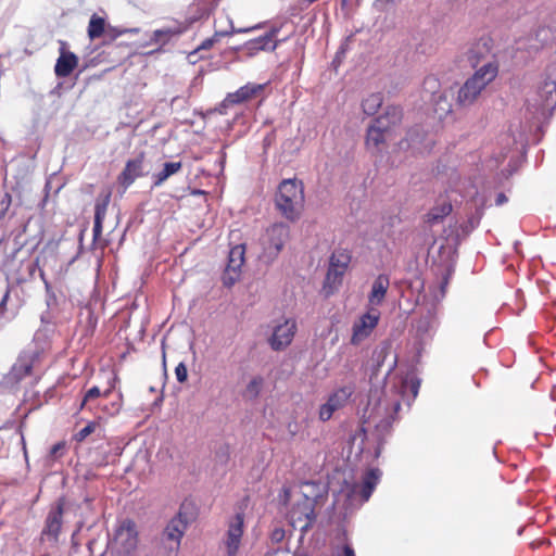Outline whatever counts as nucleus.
<instances>
[{
  "mask_svg": "<svg viewBox=\"0 0 556 556\" xmlns=\"http://www.w3.org/2000/svg\"><path fill=\"white\" fill-rule=\"evenodd\" d=\"M285 539V530L282 528H276L270 533V540L274 543H279Z\"/></svg>",
  "mask_w": 556,
  "mask_h": 556,
  "instance_id": "obj_47",
  "label": "nucleus"
},
{
  "mask_svg": "<svg viewBox=\"0 0 556 556\" xmlns=\"http://www.w3.org/2000/svg\"><path fill=\"white\" fill-rule=\"evenodd\" d=\"M40 320L42 323V326L48 325V323H51L49 319V313L46 312L45 314H42Z\"/></svg>",
  "mask_w": 556,
  "mask_h": 556,
  "instance_id": "obj_57",
  "label": "nucleus"
},
{
  "mask_svg": "<svg viewBox=\"0 0 556 556\" xmlns=\"http://www.w3.org/2000/svg\"><path fill=\"white\" fill-rule=\"evenodd\" d=\"M370 126H372V127H375L376 129L381 130V131H383V132H386V134H388V135H389V132H390V131H391V129H392V126H391V124L387 121V117H383L382 115H380V116L376 117V118L371 122Z\"/></svg>",
  "mask_w": 556,
  "mask_h": 556,
  "instance_id": "obj_41",
  "label": "nucleus"
},
{
  "mask_svg": "<svg viewBox=\"0 0 556 556\" xmlns=\"http://www.w3.org/2000/svg\"><path fill=\"white\" fill-rule=\"evenodd\" d=\"M418 388H419V382L416 381V382H412V391L414 393V395L416 396L417 393H418Z\"/></svg>",
  "mask_w": 556,
  "mask_h": 556,
  "instance_id": "obj_58",
  "label": "nucleus"
},
{
  "mask_svg": "<svg viewBox=\"0 0 556 556\" xmlns=\"http://www.w3.org/2000/svg\"><path fill=\"white\" fill-rule=\"evenodd\" d=\"M318 497V494L314 497L304 494L303 498L294 504L289 513L290 523L293 528H299L302 533L312 528L316 520L315 505Z\"/></svg>",
  "mask_w": 556,
  "mask_h": 556,
  "instance_id": "obj_6",
  "label": "nucleus"
},
{
  "mask_svg": "<svg viewBox=\"0 0 556 556\" xmlns=\"http://www.w3.org/2000/svg\"><path fill=\"white\" fill-rule=\"evenodd\" d=\"M105 33V21L102 17L92 15L88 25V36L90 39L101 37Z\"/></svg>",
  "mask_w": 556,
  "mask_h": 556,
  "instance_id": "obj_35",
  "label": "nucleus"
},
{
  "mask_svg": "<svg viewBox=\"0 0 556 556\" xmlns=\"http://www.w3.org/2000/svg\"><path fill=\"white\" fill-rule=\"evenodd\" d=\"M425 86H429L431 91L434 93L435 89L439 86V84H438V80L434 77H427L425 79Z\"/></svg>",
  "mask_w": 556,
  "mask_h": 556,
  "instance_id": "obj_52",
  "label": "nucleus"
},
{
  "mask_svg": "<svg viewBox=\"0 0 556 556\" xmlns=\"http://www.w3.org/2000/svg\"><path fill=\"white\" fill-rule=\"evenodd\" d=\"M497 73L498 66L493 62L484 63L476 70L475 74L459 88L457 103L460 106L471 105L478 99L481 91L495 79Z\"/></svg>",
  "mask_w": 556,
  "mask_h": 556,
  "instance_id": "obj_3",
  "label": "nucleus"
},
{
  "mask_svg": "<svg viewBox=\"0 0 556 556\" xmlns=\"http://www.w3.org/2000/svg\"><path fill=\"white\" fill-rule=\"evenodd\" d=\"M339 556H356L354 549L350 545H344Z\"/></svg>",
  "mask_w": 556,
  "mask_h": 556,
  "instance_id": "obj_54",
  "label": "nucleus"
},
{
  "mask_svg": "<svg viewBox=\"0 0 556 556\" xmlns=\"http://www.w3.org/2000/svg\"><path fill=\"white\" fill-rule=\"evenodd\" d=\"M204 15H208L207 10H205V11L201 14V16H204Z\"/></svg>",
  "mask_w": 556,
  "mask_h": 556,
  "instance_id": "obj_63",
  "label": "nucleus"
},
{
  "mask_svg": "<svg viewBox=\"0 0 556 556\" xmlns=\"http://www.w3.org/2000/svg\"><path fill=\"white\" fill-rule=\"evenodd\" d=\"M139 29L138 28H116V27H110L105 33H106V36L110 37L111 39H115L124 34H127V33H138Z\"/></svg>",
  "mask_w": 556,
  "mask_h": 556,
  "instance_id": "obj_43",
  "label": "nucleus"
},
{
  "mask_svg": "<svg viewBox=\"0 0 556 556\" xmlns=\"http://www.w3.org/2000/svg\"><path fill=\"white\" fill-rule=\"evenodd\" d=\"M216 457H218L220 459L222 463L226 464L229 459V448L227 445L220 447L217 452H216Z\"/></svg>",
  "mask_w": 556,
  "mask_h": 556,
  "instance_id": "obj_49",
  "label": "nucleus"
},
{
  "mask_svg": "<svg viewBox=\"0 0 556 556\" xmlns=\"http://www.w3.org/2000/svg\"><path fill=\"white\" fill-rule=\"evenodd\" d=\"M382 116L387 117V121L391 124L392 127H394L401 123L403 118V111L399 105H389L387 106Z\"/></svg>",
  "mask_w": 556,
  "mask_h": 556,
  "instance_id": "obj_38",
  "label": "nucleus"
},
{
  "mask_svg": "<svg viewBox=\"0 0 556 556\" xmlns=\"http://www.w3.org/2000/svg\"><path fill=\"white\" fill-rule=\"evenodd\" d=\"M296 331V324L292 319L285 320L274 328L268 343L274 351H281L286 349L293 340Z\"/></svg>",
  "mask_w": 556,
  "mask_h": 556,
  "instance_id": "obj_14",
  "label": "nucleus"
},
{
  "mask_svg": "<svg viewBox=\"0 0 556 556\" xmlns=\"http://www.w3.org/2000/svg\"><path fill=\"white\" fill-rule=\"evenodd\" d=\"M308 3H313L315 2L316 0H306Z\"/></svg>",
  "mask_w": 556,
  "mask_h": 556,
  "instance_id": "obj_64",
  "label": "nucleus"
},
{
  "mask_svg": "<svg viewBox=\"0 0 556 556\" xmlns=\"http://www.w3.org/2000/svg\"><path fill=\"white\" fill-rule=\"evenodd\" d=\"M379 321V313L371 314L366 313L364 314L356 323L353 325V334L351 342L353 344H358L364 339H366L371 331L375 329Z\"/></svg>",
  "mask_w": 556,
  "mask_h": 556,
  "instance_id": "obj_18",
  "label": "nucleus"
},
{
  "mask_svg": "<svg viewBox=\"0 0 556 556\" xmlns=\"http://www.w3.org/2000/svg\"><path fill=\"white\" fill-rule=\"evenodd\" d=\"M40 352L38 349L23 351L11 370L3 377L2 384L7 388L16 387L24 378L29 376L36 361H38Z\"/></svg>",
  "mask_w": 556,
  "mask_h": 556,
  "instance_id": "obj_7",
  "label": "nucleus"
},
{
  "mask_svg": "<svg viewBox=\"0 0 556 556\" xmlns=\"http://www.w3.org/2000/svg\"><path fill=\"white\" fill-rule=\"evenodd\" d=\"M182 167L181 162H167L164 164L163 169L152 176L153 187H160L170 176L178 173Z\"/></svg>",
  "mask_w": 556,
  "mask_h": 556,
  "instance_id": "obj_27",
  "label": "nucleus"
},
{
  "mask_svg": "<svg viewBox=\"0 0 556 556\" xmlns=\"http://www.w3.org/2000/svg\"><path fill=\"white\" fill-rule=\"evenodd\" d=\"M54 332V326L52 323H48V325L41 326L34 334V342L36 344H40V348L43 349L45 345L50 340L52 333Z\"/></svg>",
  "mask_w": 556,
  "mask_h": 556,
  "instance_id": "obj_36",
  "label": "nucleus"
},
{
  "mask_svg": "<svg viewBox=\"0 0 556 556\" xmlns=\"http://www.w3.org/2000/svg\"><path fill=\"white\" fill-rule=\"evenodd\" d=\"M388 134L368 126L366 132V147L371 151H380L381 146L386 142Z\"/></svg>",
  "mask_w": 556,
  "mask_h": 556,
  "instance_id": "obj_28",
  "label": "nucleus"
},
{
  "mask_svg": "<svg viewBox=\"0 0 556 556\" xmlns=\"http://www.w3.org/2000/svg\"><path fill=\"white\" fill-rule=\"evenodd\" d=\"M187 529V520L181 513L172 518L166 525L161 535V542L169 552H177L180 546L181 539Z\"/></svg>",
  "mask_w": 556,
  "mask_h": 556,
  "instance_id": "obj_8",
  "label": "nucleus"
},
{
  "mask_svg": "<svg viewBox=\"0 0 556 556\" xmlns=\"http://www.w3.org/2000/svg\"><path fill=\"white\" fill-rule=\"evenodd\" d=\"M426 132L419 125H415L409 128L406 137L400 141L399 146L401 149H414L419 150L424 143Z\"/></svg>",
  "mask_w": 556,
  "mask_h": 556,
  "instance_id": "obj_21",
  "label": "nucleus"
},
{
  "mask_svg": "<svg viewBox=\"0 0 556 556\" xmlns=\"http://www.w3.org/2000/svg\"><path fill=\"white\" fill-rule=\"evenodd\" d=\"M389 286V277L384 274L378 275V277L374 280L371 285V290L368 294L369 303L375 306L381 305L386 298Z\"/></svg>",
  "mask_w": 556,
  "mask_h": 556,
  "instance_id": "obj_20",
  "label": "nucleus"
},
{
  "mask_svg": "<svg viewBox=\"0 0 556 556\" xmlns=\"http://www.w3.org/2000/svg\"><path fill=\"white\" fill-rule=\"evenodd\" d=\"M10 287L8 286L2 299L0 300V315L2 316L4 311H5V306H7V303H8V300L10 298Z\"/></svg>",
  "mask_w": 556,
  "mask_h": 556,
  "instance_id": "obj_50",
  "label": "nucleus"
},
{
  "mask_svg": "<svg viewBox=\"0 0 556 556\" xmlns=\"http://www.w3.org/2000/svg\"><path fill=\"white\" fill-rule=\"evenodd\" d=\"M146 153L140 151L136 156L129 159L122 173L118 175V182L125 189L129 188L137 178L149 174V169L144 165Z\"/></svg>",
  "mask_w": 556,
  "mask_h": 556,
  "instance_id": "obj_13",
  "label": "nucleus"
},
{
  "mask_svg": "<svg viewBox=\"0 0 556 556\" xmlns=\"http://www.w3.org/2000/svg\"><path fill=\"white\" fill-rule=\"evenodd\" d=\"M181 33L182 28L180 26L155 29L150 37V43L160 45L161 47L165 46L174 37H178Z\"/></svg>",
  "mask_w": 556,
  "mask_h": 556,
  "instance_id": "obj_25",
  "label": "nucleus"
},
{
  "mask_svg": "<svg viewBox=\"0 0 556 556\" xmlns=\"http://www.w3.org/2000/svg\"><path fill=\"white\" fill-rule=\"evenodd\" d=\"M78 64V58L75 53L65 50V42H61L60 56L54 66V73L58 77H67Z\"/></svg>",
  "mask_w": 556,
  "mask_h": 556,
  "instance_id": "obj_19",
  "label": "nucleus"
},
{
  "mask_svg": "<svg viewBox=\"0 0 556 556\" xmlns=\"http://www.w3.org/2000/svg\"><path fill=\"white\" fill-rule=\"evenodd\" d=\"M355 384L350 382L342 387L334 389L328 396V400L337 407V409L343 408L350 401L351 396L355 392Z\"/></svg>",
  "mask_w": 556,
  "mask_h": 556,
  "instance_id": "obj_22",
  "label": "nucleus"
},
{
  "mask_svg": "<svg viewBox=\"0 0 556 556\" xmlns=\"http://www.w3.org/2000/svg\"><path fill=\"white\" fill-rule=\"evenodd\" d=\"M96 425L93 422H89L84 428H81L78 432L75 433V440L77 442H83L88 435H90L94 431Z\"/></svg>",
  "mask_w": 556,
  "mask_h": 556,
  "instance_id": "obj_44",
  "label": "nucleus"
},
{
  "mask_svg": "<svg viewBox=\"0 0 556 556\" xmlns=\"http://www.w3.org/2000/svg\"><path fill=\"white\" fill-rule=\"evenodd\" d=\"M110 194L102 200H97L94 204V220H93V239L97 240L102 233V224L106 215Z\"/></svg>",
  "mask_w": 556,
  "mask_h": 556,
  "instance_id": "obj_23",
  "label": "nucleus"
},
{
  "mask_svg": "<svg viewBox=\"0 0 556 556\" xmlns=\"http://www.w3.org/2000/svg\"><path fill=\"white\" fill-rule=\"evenodd\" d=\"M244 254L245 248L243 244H238L231 248L228 254L226 267H229L232 270H241V267L244 264Z\"/></svg>",
  "mask_w": 556,
  "mask_h": 556,
  "instance_id": "obj_31",
  "label": "nucleus"
},
{
  "mask_svg": "<svg viewBox=\"0 0 556 556\" xmlns=\"http://www.w3.org/2000/svg\"><path fill=\"white\" fill-rule=\"evenodd\" d=\"M466 55L470 66L477 70L488 62L497 64L494 61V55L492 53V40L489 37H481L475 41L469 47Z\"/></svg>",
  "mask_w": 556,
  "mask_h": 556,
  "instance_id": "obj_12",
  "label": "nucleus"
},
{
  "mask_svg": "<svg viewBox=\"0 0 556 556\" xmlns=\"http://www.w3.org/2000/svg\"><path fill=\"white\" fill-rule=\"evenodd\" d=\"M163 367H164V374L166 375V356H165V352H163Z\"/></svg>",
  "mask_w": 556,
  "mask_h": 556,
  "instance_id": "obj_60",
  "label": "nucleus"
},
{
  "mask_svg": "<svg viewBox=\"0 0 556 556\" xmlns=\"http://www.w3.org/2000/svg\"><path fill=\"white\" fill-rule=\"evenodd\" d=\"M551 71L553 72V74H556V61L551 64Z\"/></svg>",
  "mask_w": 556,
  "mask_h": 556,
  "instance_id": "obj_61",
  "label": "nucleus"
},
{
  "mask_svg": "<svg viewBox=\"0 0 556 556\" xmlns=\"http://www.w3.org/2000/svg\"><path fill=\"white\" fill-rule=\"evenodd\" d=\"M264 378L262 376H254L249 383L245 386L242 396L248 401H255L264 387Z\"/></svg>",
  "mask_w": 556,
  "mask_h": 556,
  "instance_id": "obj_30",
  "label": "nucleus"
},
{
  "mask_svg": "<svg viewBox=\"0 0 556 556\" xmlns=\"http://www.w3.org/2000/svg\"><path fill=\"white\" fill-rule=\"evenodd\" d=\"M377 3H386V4H389V3H392L394 2V0H376Z\"/></svg>",
  "mask_w": 556,
  "mask_h": 556,
  "instance_id": "obj_59",
  "label": "nucleus"
},
{
  "mask_svg": "<svg viewBox=\"0 0 556 556\" xmlns=\"http://www.w3.org/2000/svg\"><path fill=\"white\" fill-rule=\"evenodd\" d=\"M20 237H21V233L16 235V237H15V239H14L15 243H16L18 247H17V248H16V250L14 251L13 256H15V254H16V253H17V252L23 248V245H24V242H21V241H20Z\"/></svg>",
  "mask_w": 556,
  "mask_h": 556,
  "instance_id": "obj_56",
  "label": "nucleus"
},
{
  "mask_svg": "<svg viewBox=\"0 0 556 556\" xmlns=\"http://www.w3.org/2000/svg\"><path fill=\"white\" fill-rule=\"evenodd\" d=\"M12 195L9 192H4L2 198L0 199V222L5 223L11 219L15 215V211L11 210L12 206Z\"/></svg>",
  "mask_w": 556,
  "mask_h": 556,
  "instance_id": "obj_34",
  "label": "nucleus"
},
{
  "mask_svg": "<svg viewBox=\"0 0 556 556\" xmlns=\"http://www.w3.org/2000/svg\"><path fill=\"white\" fill-rule=\"evenodd\" d=\"M506 202H507V197L503 192H500L495 198V204L503 205Z\"/></svg>",
  "mask_w": 556,
  "mask_h": 556,
  "instance_id": "obj_55",
  "label": "nucleus"
},
{
  "mask_svg": "<svg viewBox=\"0 0 556 556\" xmlns=\"http://www.w3.org/2000/svg\"><path fill=\"white\" fill-rule=\"evenodd\" d=\"M352 255L346 249H336L329 258V267L324 281V290L332 293L341 283L343 276L351 263Z\"/></svg>",
  "mask_w": 556,
  "mask_h": 556,
  "instance_id": "obj_5",
  "label": "nucleus"
},
{
  "mask_svg": "<svg viewBox=\"0 0 556 556\" xmlns=\"http://www.w3.org/2000/svg\"><path fill=\"white\" fill-rule=\"evenodd\" d=\"M304 186L296 178L283 179L276 192L275 203L287 219L294 222L300 218L304 207Z\"/></svg>",
  "mask_w": 556,
  "mask_h": 556,
  "instance_id": "obj_2",
  "label": "nucleus"
},
{
  "mask_svg": "<svg viewBox=\"0 0 556 556\" xmlns=\"http://www.w3.org/2000/svg\"><path fill=\"white\" fill-rule=\"evenodd\" d=\"M538 99L535 105L538 110L544 113L547 110H553L556 106V74L551 71V65L547 67V77L540 83L536 91Z\"/></svg>",
  "mask_w": 556,
  "mask_h": 556,
  "instance_id": "obj_11",
  "label": "nucleus"
},
{
  "mask_svg": "<svg viewBox=\"0 0 556 556\" xmlns=\"http://www.w3.org/2000/svg\"><path fill=\"white\" fill-rule=\"evenodd\" d=\"M344 55H345V48L342 46V47H340V49L337 51L336 56H334V59H333V61H332V64H333L334 66L340 65V64H341V62H342V60H343V58H344Z\"/></svg>",
  "mask_w": 556,
  "mask_h": 556,
  "instance_id": "obj_51",
  "label": "nucleus"
},
{
  "mask_svg": "<svg viewBox=\"0 0 556 556\" xmlns=\"http://www.w3.org/2000/svg\"><path fill=\"white\" fill-rule=\"evenodd\" d=\"M175 375L178 382L184 383L188 378V370L184 362H180L175 368Z\"/></svg>",
  "mask_w": 556,
  "mask_h": 556,
  "instance_id": "obj_45",
  "label": "nucleus"
},
{
  "mask_svg": "<svg viewBox=\"0 0 556 556\" xmlns=\"http://www.w3.org/2000/svg\"><path fill=\"white\" fill-rule=\"evenodd\" d=\"M138 546V530L136 522L130 518L117 521L113 538L108 542V548L116 556H129Z\"/></svg>",
  "mask_w": 556,
  "mask_h": 556,
  "instance_id": "obj_4",
  "label": "nucleus"
},
{
  "mask_svg": "<svg viewBox=\"0 0 556 556\" xmlns=\"http://www.w3.org/2000/svg\"><path fill=\"white\" fill-rule=\"evenodd\" d=\"M452 211V205L450 203H444L439 207H433L428 214V222L431 224L439 223L445 216H447Z\"/></svg>",
  "mask_w": 556,
  "mask_h": 556,
  "instance_id": "obj_37",
  "label": "nucleus"
},
{
  "mask_svg": "<svg viewBox=\"0 0 556 556\" xmlns=\"http://www.w3.org/2000/svg\"><path fill=\"white\" fill-rule=\"evenodd\" d=\"M65 444L63 442H58L50 448V456L53 458H58L62 451L64 450Z\"/></svg>",
  "mask_w": 556,
  "mask_h": 556,
  "instance_id": "obj_48",
  "label": "nucleus"
},
{
  "mask_svg": "<svg viewBox=\"0 0 556 556\" xmlns=\"http://www.w3.org/2000/svg\"><path fill=\"white\" fill-rule=\"evenodd\" d=\"M244 527V515L243 513H237L228 523V530L226 535V548L228 556H236L239 551L241 538L243 535Z\"/></svg>",
  "mask_w": 556,
  "mask_h": 556,
  "instance_id": "obj_15",
  "label": "nucleus"
},
{
  "mask_svg": "<svg viewBox=\"0 0 556 556\" xmlns=\"http://www.w3.org/2000/svg\"><path fill=\"white\" fill-rule=\"evenodd\" d=\"M264 87L265 85L263 84L248 83L235 92L228 93L223 100L220 106L227 109L232 105L244 103L262 92Z\"/></svg>",
  "mask_w": 556,
  "mask_h": 556,
  "instance_id": "obj_16",
  "label": "nucleus"
},
{
  "mask_svg": "<svg viewBox=\"0 0 556 556\" xmlns=\"http://www.w3.org/2000/svg\"><path fill=\"white\" fill-rule=\"evenodd\" d=\"M336 410H338L337 407L327 399L326 403L319 407L318 417L321 421H328Z\"/></svg>",
  "mask_w": 556,
  "mask_h": 556,
  "instance_id": "obj_39",
  "label": "nucleus"
},
{
  "mask_svg": "<svg viewBox=\"0 0 556 556\" xmlns=\"http://www.w3.org/2000/svg\"><path fill=\"white\" fill-rule=\"evenodd\" d=\"M400 407L401 403L399 401L392 403L379 401L378 407L372 408L369 413L368 418L375 422V429L370 437L367 435L364 428L361 429L358 434L361 441L356 453L364 465H370L379 458L387 439L391 435L392 425Z\"/></svg>",
  "mask_w": 556,
  "mask_h": 556,
  "instance_id": "obj_1",
  "label": "nucleus"
},
{
  "mask_svg": "<svg viewBox=\"0 0 556 556\" xmlns=\"http://www.w3.org/2000/svg\"><path fill=\"white\" fill-rule=\"evenodd\" d=\"M21 266H25L26 271H27V277L20 275L18 273H8L7 274L8 281L12 280L17 286L26 282L28 278H33V276L36 271V268L38 266V262L37 261H28L27 263L22 262Z\"/></svg>",
  "mask_w": 556,
  "mask_h": 556,
  "instance_id": "obj_32",
  "label": "nucleus"
},
{
  "mask_svg": "<svg viewBox=\"0 0 556 556\" xmlns=\"http://www.w3.org/2000/svg\"><path fill=\"white\" fill-rule=\"evenodd\" d=\"M117 380H118L117 376L113 375V377L110 380V386H109V388L104 392H101L100 388L96 387V386L90 388L85 393V395L83 397V401H81V404H80V408H83L90 401L96 400V399H98L100 396L109 397L111 395L112 391L115 389V383H116Z\"/></svg>",
  "mask_w": 556,
  "mask_h": 556,
  "instance_id": "obj_29",
  "label": "nucleus"
},
{
  "mask_svg": "<svg viewBox=\"0 0 556 556\" xmlns=\"http://www.w3.org/2000/svg\"><path fill=\"white\" fill-rule=\"evenodd\" d=\"M121 408H122V393H118L117 400L113 401L110 404L103 405V410L110 416L116 415L121 410Z\"/></svg>",
  "mask_w": 556,
  "mask_h": 556,
  "instance_id": "obj_42",
  "label": "nucleus"
},
{
  "mask_svg": "<svg viewBox=\"0 0 556 556\" xmlns=\"http://www.w3.org/2000/svg\"><path fill=\"white\" fill-rule=\"evenodd\" d=\"M280 28L271 27L264 35L247 41L243 46L249 54H254L258 51H275L278 47V41H274Z\"/></svg>",
  "mask_w": 556,
  "mask_h": 556,
  "instance_id": "obj_17",
  "label": "nucleus"
},
{
  "mask_svg": "<svg viewBox=\"0 0 556 556\" xmlns=\"http://www.w3.org/2000/svg\"><path fill=\"white\" fill-rule=\"evenodd\" d=\"M240 277V270H232L229 267L225 268L222 280L223 285L227 288L232 287Z\"/></svg>",
  "mask_w": 556,
  "mask_h": 556,
  "instance_id": "obj_40",
  "label": "nucleus"
},
{
  "mask_svg": "<svg viewBox=\"0 0 556 556\" xmlns=\"http://www.w3.org/2000/svg\"><path fill=\"white\" fill-rule=\"evenodd\" d=\"M305 485H315V482H305Z\"/></svg>",
  "mask_w": 556,
  "mask_h": 556,
  "instance_id": "obj_62",
  "label": "nucleus"
},
{
  "mask_svg": "<svg viewBox=\"0 0 556 556\" xmlns=\"http://www.w3.org/2000/svg\"><path fill=\"white\" fill-rule=\"evenodd\" d=\"M63 506L64 500L59 498L50 508L46 520L45 527L41 531L42 540H48L56 543L63 525Z\"/></svg>",
  "mask_w": 556,
  "mask_h": 556,
  "instance_id": "obj_10",
  "label": "nucleus"
},
{
  "mask_svg": "<svg viewBox=\"0 0 556 556\" xmlns=\"http://www.w3.org/2000/svg\"><path fill=\"white\" fill-rule=\"evenodd\" d=\"M276 141V131H269L263 139V149L267 153L268 148Z\"/></svg>",
  "mask_w": 556,
  "mask_h": 556,
  "instance_id": "obj_46",
  "label": "nucleus"
},
{
  "mask_svg": "<svg viewBox=\"0 0 556 556\" xmlns=\"http://www.w3.org/2000/svg\"><path fill=\"white\" fill-rule=\"evenodd\" d=\"M257 28H260L258 25L257 26H253V27L236 29L233 27V25L230 23V30H225V31L216 30L214 36L212 38H207V39L203 40L202 43L198 47V49L190 53V56L195 54L198 52V50L210 49L214 45V42L216 41L217 37H224V36H228V35L235 34V33H249V31H252V30L257 29Z\"/></svg>",
  "mask_w": 556,
  "mask_h": 556,
  "instance_id": "obj_26",
  "label": "nucleus"
},
{
  "mask_svg": "<svg viewBox=\"0 0 556 556\" xmlns=\"http://www.w3.org/2000/svg\"><path fill=\"white\" fill-rule=\"evenodd\" d=\"M289 226L283 223H276L266 230L264 239V251L269 257H275L282 250L289 239Z\"/></svg>",
  "mask_w": 556,
  "mask_h": 556,
  "instance_id": "obj_9",
  "label": "nucleus"
},
{
  "mask_svg": "<svg viewBox=\"0 0 556 556\" xmlns=\"http://www.w3.org/2000/svg\"><path fill=\"white\" fill-rule=\"evenodd\" d=\"M380 470L378 468H371L369 469L363 479V483L361 486V497L362 502H367L369 497L371 496L378 481L380 478Z\"/></svg>",
  "mask_w": 556,
  "mask_h": 556,
  "instance_id": "obj_24",
  "label": "nucleus"
},
{
  "mask_svg": "<svg viewBox=\"0 0 556 556\" xmlns=\"http://www.w3.org/2000/svg\"><path fill=\"white\" fill-rule=\"evenodd\" d=\"M268 556H289V553L288 552H282L280 549H276L271 554H269ZM292 556H306V555L304 553H302V552H296Z\"/></svg>",
  "mask_w": 556,
  "mask_h": 556,
  "instance_id": "obj_53",
  "label": "nucleus"
},
{
  "mask_svg": "<svg viewBox=\"0 0 556 556\" xmlns=\"http://www.w3.org/2000/svg\"><path fill=\"white\" fill-rule=\"evenodd\" d=\"M382 96L381 93H372L368 96L363 102L362 108L366 115H375L380 106L382 105Z\"/></svg>",
  "mask_w": 556,
  "mask_h": 556,
  "instance_id": "obj_33",
  "label": "nucleus"
}]
</instances>
